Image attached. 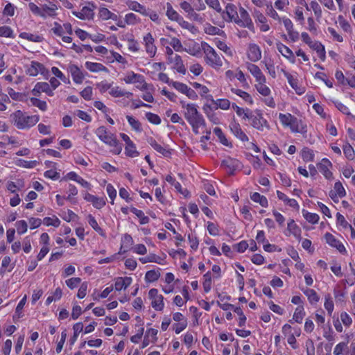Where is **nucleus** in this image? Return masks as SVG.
Segmentation results:
<instances>
[{
	"label": "nucleus",
	"mask_w": 355,
	"mask_h": 355,
	"mask_svg": "<svg viewBox=\"0 0 355 355\" xmlns=\"http://www.w3.org/2000/svg\"><path fill=\"white\" fill-rule=\"evenodd\" d=\"M148 144L159 153L162 154V155L167 157L171 154V152L169 150L166 149L165 147L162 146V145L159 144L155 139L153 137H150L148 140Z\"/></svg>",
	"instance_id": "7c9ffc66"
},
{
	"label": "nucleus",
	"mask_w": 355,
	"mask_h": 355,
	"mask_svg": "<svg viewBox=\"0 0 355 355\" xmlns=\"http://www.w3.org/2000/svg\"><path fill=\"white\" fill-rule=\"evenodd\" d=\"M316 51L318 56L324 61L326 58L324 46L318 41H313L309 46Z\"/></svg>",
	"instance_id": "c756f323"
},
{
	"label": "nucleus",
	"mask_w": 355,
	"mask_h": 355,
	"mask_svg": "<svg viewBox=\"0 0 355 355\" xmlns=\"http://www.w3.org/2000/svg\"><path fill=\"white\" fill-rule=\"evenodd\" d=\"M201 49L205 54V62L207 65L215 69L223 66V56H220L215 49L206 42H201Z\"/></svg>",
	"instance_id": "7ed1b4c3"
},
{
	"label": "nucleus",
	"mask_w": 355,
	"mask_h": 355,
	"mask_svg": "<svg viewBox=\"0 0 355 355\" xmlns=\"http://www.w3.org/2000/svg\"><path fill=\"white\" fill-rule=\"evenodd\" d=\"M10 117L13 125L19 130H29L40 121L39 115H29L20 110L12 113Z\"/></svg>",
	"instance_id": "f03ea898"
},
{
	"label": "nucleus",
	"mask_w": 355,
	"mask_h": 355,
	"mask_svg": "<svg viewBox=\"0 0 355 355\" xmlns=\"http://www.w3.org/2000/svg\"><path fill=\"white\" fill-rule=\"evenodd\" d=\"M124 18L127 25H135L140 22L139 18L132 12L126 14Z\"/></svg>",
	"instance_id": "6e6d98bb"
},
{
	"label": "nucleus",
	"mask_w": 355,
	"mask_h": 355,
	"mask_svg": "<svg viewBox=\"0 0 355 355\" xmlns=\"http://www.w3.org/2000/svg\"><path fill=\"white\" fill-rule=\"evenodd\" d=\"M311 9L313 11L315 16L319 19L322 17V11L320 4L316 1H311L309 3Z\"/></svg>",
	"instance_id": "5fc2aeb1"
},
{
	"label": "nucleus",
	"mask_w": 355,
	"mask_h": 355,
	"mask_svg": "<svg viewBox=\"0 0 355 355\" xmlns=\"http://www.w3.org/2000/svg\"><path fill=\"white\" fill-rule=\"evenodd\" d=\"M248 58L253 62L259 61L261 58V51L256 44H250L247 50Z\"/></svg>",
	"instance_id": "dca6fc26"
},
{
	"label": "nucleus",
	"mask_w": 355,
	"mask_h": 355,
	"mask_svg": "<svg viewBox=\"0 0 355 355\" xmlns=\"http://www.w3.org/2000/svg\"><path fill=\"white\" fill-rule=\"evenodd\" d=\"M110 94L113 97L125 96L127 98H130L133 95L132 92L123 90L118 86L113 87H112L111 89L110 90Z\"/></svg>",
	"instance_id": "c9c22d12"
},
{
	"label": "nucleus",
	"mask_w": 355,
	"mask_h": 355,
	"mask_svg": "<svg viewBox=\"0 0 355 355\" xmlns=\"http://www.w3.org/2000/svg\"><path fill=\"white\" fill-rule=\"evenodd\" d=\"M67 71L71 73L75 83L81 84L83 82L85 75L77 65L69 64L67 67Z\"/></svg>",
	"instance_id": "2eb2a0df"
},
{
	"label": "nucleus",
	"mask_w": 355,
	"mask_h": 355,
	"mask_svg": "<svg viewBox=\"0 0 355 355\" xmlns=\"http://www.w3.org/2000/svg\"><path fill=\"white\" fill-rule=\"evenodd\" d=\"M15 226L17 228V233L19 234H23L26 232L28 229V225L26 220H20L16 222Z\"/></svg>",
	"instance_id": "680f3d73"
},
{
	"label": "nucleus",
	"mask_w": 355,
	"mask_h": 355,
	"mask_svg": "<svg viewBox=\"0 0 355 355\" xmlns=\"http://www.w3.org/2000/svg\"><path fill=\"white\" fill-rule=\"evenodd\" d=\"M183 114L196 135L200 133V128L206 125L205 120L202 114L198 110V105L195 103H187V110H184Z\"/></svg>",
	"instance_id": "f257e3e1"
},
{
	"label": "nucleus",
	"mask_w": 355,
	"mask_h": 355,
	"mask_svg": "<svg viewBox=\"0 0 355 355\" xmlns=\"http://www.w3.org/2000/svg\"><path fill=\"white\" fill-rule=\"evenodd\" d=\"M343 153L348 159H354L355 157L354 150L349 144L343 146Z\"/></svg>",
	"instance_id": "0e129e2a"
},
{
	"label": "nucleus",
	"mask_w": 355,
	"mask_h": 355,
	"mask_svg": "<svg viewBox=\"0 0 355 355\" xmlns=\"http://www.w3.org/2000/svg\"><path fill=\"white\" fill-rule=\"evenodd\" d=\"M304 315L305 312L303 306H298L295 309L293 316V320H291L290 322H292L293 320H295L297 323H302Z\"/></svg>",
	"instance_id": "49530a36"
},
{
	"label": "nucleus",
	"mask_w": 355,
	"mask_h": 355,
	"mask_svg": "<svg viewBox=\"0 0 355 355\" xmlns=\"http://www.w3.org/2000/svg\"><path fill=\"white\" fill-rule=\"evenodd\" d=\"M304 218L311 224H316L319 220V216L315 213H311L306 210H302Z\"/></svg>",
	"instance_id": "de8ad7c7"
},
{
	"label": "nucleus",
	"mask_w": 355,
	"mask_h": 355,
	"mask_svg": "<svg viewBox=\"0 0 355 355\" xmlns=\"http://www.w3.org/2000/svg\"><path fill=\"white\" fill-rule=\"evenodd\" d=\"M87 219H88V223L89 224V225L96 232H98L101 236H105V234L103 231V230L98 225L96 220L95 219V218L91 215V214H89L87 216Z\"/></svg>",
	"instance_id": "58836bf2"
},
{
	"label": "nucleus",
	"mask_w": 355,
	"mask_h": 355,
	"mask_svg": "<svg viewBox=\"0 0 355 355\" xmlns=\"http://www.w3.org/2000/svg\"><path fill=\"white\" fill-rule=\"evenodd\" d=\"M26 73L31 76H36L39 73L44 76L48 73V71L42 63L32 61L30 65L26 67Z\"/></svg>",
	"instance_id": "9b49d317"
},
{
	"label": "nucleus",
	"mask_w": 355,
	"mask_h": 355,
	"mask_svg": "<svg viewBox=\"0 0 355 355\" xmlns=\"http://www.w3.org/2000/svg\"><path fill=\"white\" fill-rule=\"evenodd\" d=\"M284 76L286 78L291 87L295 91L297 94H302L304 93V89L298 86V80L294 78L293 76L285 70H282Z\"/></svg>",
	"instance_id": "5701e85b"
},
{
	"label": "nucleus",
	"mask_w": 355,
	"mask_h": 355,
	"mask_svg": "<svg viewBox=\"0 0 355 355\" xmlns=\"http://www.w3.org/2000/svg\"><path fill=\"white\" fill-rule=\"evenodd\" d=\"M148 297L151 300V306L155 310L162 311L164 309V297L158 293L157 289L151 288L148 291Z\"/></svg>",
	"instance_id": "6e6552de"
},
{
	"label": "nucleus",
	"mask_w": 355,
	"mask_h": 355,
	"mask_svg": "<svg viewBox=\"0 0 355 355\" xmlns=\"http://www.w3.org/2000/svg\"><path fill=\"white\" fill-rule=\"evenodd\" d=\"M230 91L231 92H232L233 94L237 95L238 96L241 97L243 101H245L246 103L252 105L253 103V99L252 98V96H250V94H248V92L242 90V89H236V88H234V87H232L230 89Z\"/></svg>",
	"instance_id": "72a5a7b5"
},
{
	"label": "nucleus",
	"mask_w": 355,
	"mask_h": 355,
	"mask_svg": "<svg viewBox=\"0 0 355 355\" xmlns=\"http://www.w3.org/2000/svg\"><path fill=\"white\" fill-rule=\"evenodd\" d=\"M214 133L216 135V136L218 137L219 141L225 146H231V143L229 142L227 139L226 138L225 134L223 132L222 130L216 127L214 129Z\"/></svg>",
	"instance_id": "79ce46f5"
},
{
	"label": "nucleus",
	"mask_w": 355,
	"mask_h": 355,
	"mask_svg": "<svg viewBox=\"0 0 355 355\" xmlns=\"http://www.w3.org/2000/svg\"><path fill=\"white\" fill-rule=\"evenodd\" d=\"M324 239L329 245L336 248L340 252H344L346 251L345 246L331 234L329 232L326 233L324 234Z\"/></svg>",
	"instance_id": "4be33fe9"
},
{
	"label": "nucleus",
	"mask_w": 355,
	"mask_h": 355,
	"mask_svg": "<svg viewBox=\"0 0 355 355\" xmlns=\"http://www.w3.org/2000/svg\"><path fill=\"white\" fill-rule=\"evenodd\" d=\"M130 211L139 218V223L141 225H145L149 223V218L145 216L142 210L137 209L135 207H131Z\"/></svg>",
	"instance_id": "37998d69"
},
{
	"label": "nucleus",
	"mask_w": 355,
	"mask_h": 355,
	"mask_svg": "<svg viewBox=\"0 0 355 355\" xmlns=\"http://www.w3.org/2000/svg\"><path fill=\"white\" fill-rule=\"evenodd\" d=\"M338 21L340 26L345 31V32H351L352 28L349 23L344 19L342 15H339L338 17Z\"/></svg>",
	"instance_id": "338daca9"
},
{
	"label": "nucleus",
	"mask_w": 355,
	"mask_h": 355,
	"mask_svg": "<svg viewBox=\"0 0 355 355\" xmlns=\"http://www.w3.org/2000/svg\"><path fill=\"white\" fill-rule=\"evenodd\" d=\"M301 228L295 223L293 219H290L288 225L287 230L285 232L286 236L293 235L297 240H301Z\"/></svg>",
	"instance_id": "6ab92c4d"
},
{
	"label": "nucleus",
	"mask_w": 355,
	"mask_h": 355,
	"mask_svg": "<svg viewBox=\"0 0 355 355\" xmlns=\"http://www.w3.org/2000/svg\"><path fill=\"white\" fill-rule=\"evenodd\" d=\"M43 223L46 226L58 227L60 225V220L56 216L46 217L43 220Z\"/></svg>",
	"instance_id": "13d9d810"
},
{
	"label": "nucleus",
	"mask_w": 355,
	"mask_h": 355,
	"mask_svg": "<svg viewBox=\"0 0 355 355\" xmlns=\"http://www.w3.org/2000/svg\"><path fill=\"white\" fill-rule=\"evenodd\" d=\"M95 133L98 139L103 141L104 144L109 145L112 144V143L115 142L116 136L109 132L105 126H100L98 128Z\"/></svg>",
	"instance_id": "9d476101"
},
{
	"label": "nucleus",
	"mask_w": 355,
	"mask_h": 355,
	"mask_svg": "<svg viewBox=\"0 0 355 355\" xmlns=\"http://www.w3.org/2000/svg\"><path fill=\"white\" fill-rule=\"evenodd\" d=\"M20 37L23 39L35 42H40L42 40V36L29 33H21Z\"/></svg>",
	"instance_id": "864d4df0"
},
{
	"label": "nucleus",
	"mask_w": 355,
	"mask_h": 355,
	"mask_svg": "<svg viewBox=\"0 0 355 355\" xmlns=\"http://www.w3.org/2000/svg\"><path fill=\"white\" fill-rule=\"evenodd\" d=\"M123 80L127 84H141V86H136L137 89L141 91H146L150 88V85L145 81L144 76L135 73L133 71L128 72Z\"/></svg>",
	"instance_id": "423d86ee"
},
{
	"label": "nucleus",
	"mask_w": 355,
	"mask_h": 355,
	"mask_svg": "<svg viewBox=\"0 0 355 355\" xmlns=\"http://www.w3.org/2000/svg\"><path fill=\"white\" fill-rule=\"evenodd\" d=\"M85 66L87 69L94 73L107 71V68L101 63L87 61L85 62Z\"/></svg>",
	"instance_id": "473e14b6"
},
{
	"label": "nucleus",
	"mask_w": 355,
	"mask_h": 355,
	"mask_svg": "<svg viewBox=\"0 0 355 355\" xmlns=\"http://www.w3.org/2000/svg\"><path fill=\"white\" fill-rule=\"evenodd\" d=\"M266 14L268 16H270V17H272V19H274L275 20H278L279 21H281V18L279 17V16L277 14V12L273 8L271 3H266Z\"/></svg>",
	"instance_id": "bf43d9fd"
},
{
	"label": "nucleus",
	"mask_w": 355,
	"mask_h": 355,
	"mask_svg": "<svg viewBox=\"0 0 355 355\" xmlns=\"http://www.w3.org/2000/svg\"><path fill=\"white\" fill-rule=\"evenodd\" d=\"M249 119L251 120L252 127L259 131H263L266 129L268 130L270 128L267 120L264 119L263 114L259 111L257 112L255 114H252Z\"/></svg>",
	"instance_id": "1a4fd4ad"
},
{
	"label": "nucleus",
	"mask_w": 355,
	"mask_h": 355,
	"mask_svg": "<svg viewBox=\"0 0 355 355\" xmlns=\"http://www.w3.org/2000/svg\"><path fill=\"white\" fill-rule=\"evenodd\" d=\"M277 49L278 51L286 59L289 60L292 63H294L295 56L293 51L286 45L282 42L277 43Z\"/></svg>",
	"instance_id": "b1692460"
},
{
	"label": "nucleus",
	"mask_w": 355,
	"mask_h": 355,
	"mask_svg": "<svg viewBox=\"0 0 355 355\" xmlns=\"http://www.w3.org/2000/svg\"><path fill=\"white\" fill-rule=\"evenodd\" d=\"M50 85L46 82L37 83L31 92L34 96H40L41 93L46 92Z\"/></svg>",
	"instance_id": "4c0bfd02"
},
{
	"label": "nucleus",
	"mask_w": 355,
	"mask_h": 355,
	"mask_svg": "<svg viewBox=\"0 0 355 355\" xmlns=\"http://www.w3.org/2000/svg\"><path fill=\"white\" fill-rule=\"evenodd\" d=\"M345 190L340 182H336L334 184V191H331L330 196L334 200L336 197L343 198L345 196Z\"/></svg>",
	"instance_id": "2f4dec72"
},
{
	"label": "nucleus",
	"mask_w": 355,
	"mask_h": 355,
	"mask_svg": "<svg viewBox=\"0 0 355 355\" xmlns=\"http://www.w3.org/2000/svg\"><path fill=\"white\" fill-rule=\"evenodd\" d=\"M166 15L171 20L178 21L182 17L180 16L171 6V4H167Z\"/></svg>",
	"instance_id": "3c124183"
},
{
	"label": "nucleus",
	"mask_w": 355,
	"mask_h": 355,
	"mask_svg": "<svg viewBox=\"0 0 355 355\" xmlns=\"http://www.w3.org/2000/svg\"><path fill=\"white\" fill-rule=\"evenodd\" d=\"M332 167V164L327 159H322L321 162L318 164V169L320 173L327 179L331 180L333 178V174L330 171Z\"/></svg>",
	"instance_id": "412c9836"
},
{
	"label": "nucleus",
	"mask_w": 355,
	"mask_h": 355,
	"mask_svg": "<svg viewBox=\"0 0 355 355\" xmlns=\"http://www.w3.org/2000/svg\"><path fill=\"white\" fill-rule=\"evenodd\" d=\"M143 44L145 46L146 53L150 58H153L157 52V47L155 44V39L150 33H146L143 37Z\"/></svg>",
	"instance_id": "f8f14e48"
},
{
	"label": "nucleus",
	"mask_w": 355,
	"mask_h": 355,
	"mask_svg": "<svg viewBox=\"0 0 355 355\" xmlns=\"http://www.w3.org/2000/svg\"><path fill=\"white\" fill-rule=\"evenodd\" d=\"M233 109L235 110L236 113L238 116H242L243 119H250L251 117L252 114H249V110H245L242 107L237 106L235 104L232 105Z\"/></svg>",
	"instance_id": "4d7b16f0"
},
{
	"label": "nucleus",
	"mask_w": 355,
	"mask_h": 355,
	"mask_svg": "<svg viewBox=\"0 0 355 355\" xmlns=\"http://www.w3.org/2000/svg\"><path fill=\"white\" fill-rule=\"evenodd\" d=\"M266 79L264 80V82L259 81L257 82L254 87L257 91L263 96H264L263 102L264 103L272 108H274L276 105L274 98L270 96L271 90L266 85Z\"/></svg>",
	"instance_id": "39448f33"
},
{
	"label": "nucleus",
	"mask_w": 355,
	"mask_h": 355,
	"mask_svg": "<svg viewBox=\"0 0 355 355\" xmlns=\"http://www.w3.org/2000/svg\"><path fill=\"white\" fill-rule=\"evenodd\" d=\"M26 302V295H25L18 303L16 309H15V313L13 315V319L15 320L16 319H19L21 317H23L24 314L22 312V310L24 309V306Z\"/></svg>",
	"instance_id": "a18cd8bd"
},
{
	"label": "nucleus",
	"mask_w": 355,
	"mask_h": 355,
	"mask_svg": "<svg viewBox=\"0 0 355 355\" xmlns=\"http://www.w3.org/2000/svg\"><path fill=\"white\" fill-rule=\"evenodd\" d=\"M177 22L182 28L187 29L191 33H193L194 31H196L195 26L187 21H185L182 17H181Z\"/></svg>",
	"instance_id": "052dcab7"
},
{
	"label": "nucleus",
	"mask_w": 355,
	"mask_h": 355,
	"mask_svg": "<svg viewBox=\"0 0 355 355\" xmlns=\"http://www.w3.org/2000/svg\"><path fill=\"white\" fill-rule=\"evenodd\" d=\"M286 30L291 42H295L299 40L300 34L297 31L294 30L293 24L289 28H286Z\"/></svg>",
	"instance_id": "e2e57ef3"
},
{
	"label": "nucleus",
	"mask_w": 355,
	"mask_h": 355,
	"mask_svg": "<svg viewBox=\"0 0 355 355\" xmlns=\"http://www.w3.org/2000/svg\"><path fill=\"white\" fill-rule=\"evenodd\" d=\"M303 293L308 297L311 304H313L318 302L320 297L313 289L306 288L303 291Z\"/></svg>",
	"instance_id": "a19ab883"
},
{
	"label": "nucleus",
	"mask_w": 355,
	"mask_h": 355,
	"mask_svg": "<svg viewBox=\"0 0 355 355\" xmlns=\"http://www.w3.org/2000/svg\"><path fill=\"white\" fill-rule=\"evenodd\" d=\"M250 198L254 202L259 203L263 207H267L268 205L267 198L257 192L253 193L250 196Z\"/></svg>",
	"instance_id": "ea45409f"
},
{
	"label": "nucleus",
	"mask_w": 355,
	"mask_h": 355,
	"mask_svg": "<svg viewBox=\"0 0 355 355\" xmlns=\"http://www.w3.org/2000/svg\"><path fill=\"white\" fill-rule=\"evenodd\" d=\"M146 118L150 123L153 124L159 125L161 123L160 117L157 114L152 112H146Z\"/></svg>",
	"instance_id": "69168bd1"
},
{
	"label": "nucleus",
	"mask_w": 355,
	"mask_h": 355,
	"mask_svg": "<svg viewBox=\"0 0 355 355\" xmlns=\"http://www.w3.org/2000/svg\"><path fill=\"white\" fill-rule=\"evenodd\" d=\"M209 100H210L214 105L216 106L218 108H220L222 110H228L230 107V101L228 99L226 98H220L214 100L212 97V96H209L208 98Z\"/></svg>",
	"instance_id": "f704fd0d"
},
{
	"label": "nucleus",
	"mask_w": 355,
	"mask_h": 355,
	"mask_svg": "<svg viewBox=\"0 0 355 355\" xmlns=\"http://www.w3.org/2000/svg\"><path fill=\"white\" fill-rule=\"evenodd\" d=\"M279 119L283 126L289 128L293 132H306V125L303 124L302 120L298 119L290 113H280Z\"/></svg>",
	"instance_id": "20e7f679"
},
{
	"label": "nucleus",
	"mask_w": 355,
	"mask_h": 355,
	"mask_svg": "<svg viewBox=\"0 0 355 355\" xmlns=\"http://www.w3.org/2000/svg\"><path fill=\"white\" fill-rule=\"evenodd\" d=\"M126 4L128 8L133 11L139 12L143 15H148V10L136 1H128Z\"/></svg>",
	"instance_id": "cd10ccee"
},
{
	"label": "nucleus",
	"mask_w": 355,
	"mask_h": 355,
	"mask_svg": "<svg viewBox=\"0 0 355 355\" xmlns=\"http://www.w3.org/2000/svg\"><path fill=\"white\" fill-rule=\"evenodd\" d=\"M245 66L247 69L255 78L256 83L259 81L264 82V80L266 79L261 70L257 65L251 62H247Z\"/></svg>",
	"instance_id": "a211bd4d"
},
{
	"label": "nucleus",
	"mask_w": 355,
	"mask_h": 355,
	"mask_svg": "<svg viewBox=\"0 0 355 355\" xmlns=\"http://www.w3.org/2000/svg\"><path fill=\"white\" fill-rule=\"evenodd\" d=\"M81 279L80 277H72L65 281L66 285L71 289H74L80 284Z\"/></svg>",
	"instance_id": "774afa93"
},
{
	"label": "nucleus",
	"mask_w": 355,
	"mask_h": 355,
	"mask_svg": "<svg viewBox=\"0 0 355 355\" xmlns=\"http://www.w3.org/2000/svg\"><path fill=\"white\" fill-rule=\"evenodd\" d=\"M160 277V273L158 271L151 270L148 271L145 275V280L146 282H154L157 281Z\"/></svg>",
	"instance_id": "8fccbe9b"
},
{
	"label": "nucleus",
	"mask_w": 355,
	"mask_h": 355,
	"mask_svg": "<svg viewBox=\"0 0 355 355\" xmlns=\"http://www.w3.org/2000/svg\"><path fill=\"white\" fill-rule=\"evenodd\" d=\"M84 199L89 202H92L93 206L100 209L105 205V199L104 198H99L87 192L84 194Z\"/></svg>",
	"instance_id": "aec40b11"
},
{
	"label": "nucleus",
	"mask_w": 355,
	"mask_h": 355,
	"mask_svg": "<svg viewBox=\"0 0 355 355\" xmlns=\"http://www.w3.org/2000/svg\"><path fill=\"white\" fill-rule=\"evenodd\" d=\"M42 15L40 17L46 18L47 17H54L55 15V11L58 8L54 3H50L49 4H44L41 6Z\"/></svg>",
	"instance_id": "a878e982"
},
{
	"label": "nucleus",
	"mask_w": 355,
	"mask_h": 355,
	"mask_svg": "<svg viewBox=\"0 0 355 355\" xmlns=\"http://www.w3.org/2000/svg\"><path fill=\"white\" fill-rule=\"evenodd\" d=\"M83 328H84V326L82 322H77L73 324V335L70 338L71 345H73L75 343V342L77 340L79 334L83 331Z\"/></svg>",
	"instance_id": "c03bdc74"
},
{
	"label": "nucleus",
	"mask_w": 355,
	"mask_h": 355,
	"mask_svg": "<svg viewBox=\"0 0 355 355\" xmlns=\"http://www.w3.org/2000/svg\"><path fill=\"white\" fill-rule=\"evenodd\" d=\"M94 8L95 6L92 3L89 6H83L80 11H73L72 14L82 20L91 19L94 15Z\"/></svg>",
	"instance_id": "ddd939ff"
},
{
	"label": "nucleus",
	"mask_w": 355,
	"mask_h": 355,
	"mask_svg": "<svg viewBox=\"0 0 355 355\" xmlns=\"http://www.w3.org/2000/svg\"><path fill=\"white\" fill-rule=\"evenodd\" d=\"M334 355H348V341L347 342H340L337 344L334 349Z\"/></svg>",
	"instance_id": "e433bc0d"
},
{
	"label": "nucleus",
	"mask_w": 355,
	"mask_h": 355,
	"mask_svg": "<svg viewBox=\"0 0 355 355\" xmlns=\"http://www.w3.org/2000/svg\"><path fill=\"white\" fill-rule=\"evenodd\" d=\"M222 164L229 169V172L231 174L241 166V162L239 160L230 157L223 160Z\"/></svg>",
	"instance_id": "c85d7f7f"
},
{
	"label": "nucleus",
	"mask_w": 355,
	"mask_h": 355,
	"mask_svg": "<svg viewBox=\"0 0 355 355\" xmlns=\"http://www.w3.org/2000/svg\"><path fill=\"white\" fill-rule=\"evenodd\" d=\"M125 153L127 156L130 157H135L139 155V153L136 150L135 145L133 142H131L125 146Z\"/></svg>",
	"instance_id": "09e8293b"
},
{
	"label": "nucleus",
	"mask_w": 355,
	"mask_h": 355,
	"mask_svg": "<svg viewBox=\"0 0 355 355\" xmlns=\"http://www.w3.org/2000/svg\"><path fill=\"white\" fill-rule=\"evenodd\" d=\"M225 12L228 17V19H226V21H234L235 23L239 16L236 6L232 3H227L225 7Z\"/></svg>",
	"instance_id": "bb28decb"
},
{
	"label": "nucleus",
	"mask_w": 355,
	"mask_h": 355,
	"mask_svg": "<svg viewBox=\"0 0 355 355\" xmlns=\"http://www.w3.org/2000/svg\"><path fill=\"white\" fill-rule=\"evenodd\" d=\"M230 128L232 133L239 139L242 141H248L249 140L248 137L242 130L241 125L236 121H232L230 124Z\"/></svg>",
	"instance_id": "f3484780"
},
{
	"label": "nucleus",
	"mask_w": 355,
	"mask_h": 355,
	"mask_svg": "<svg viewBox=\"0 0 355 355\" xmlns=\"http://www.w3.org/2000/svg\"><path fill=\"white\" fill-rule=\"evenodd\" d=\"M132 279L130 277H117L115 279L114 288L116 291H121L126 289L132 283Z\"/></svg>",
	"instance_id": "393cba45"
},
{
	"label": "nucleus",
	"mask_w": 355,
	"mask_h": 355,
	"mask_svg": "<svg viewBox=\"0 0 355 355\" xmlns=\"http://www.w3.org/2000/svg\"><path fill=\"white\" fill-rule=\"evenodd\" d=\"M168 63L171 64L172 69L183 75L186 73L187 69L180 55H174L173 58H170V59L168 60Z\"/></svg>",
	"instance_id": "4468645a"
},
{
	"label": "nucleus",
	"mask_w": 355,
	"mask_h": 355,
	"mask_svg": "<svg viewBox=\"0 0 355 355\" xmlns=\"http://www.w3.org/2000/svg\"><path fill=\"white\" fill-rule=\"evenodd\" d=\"M30 101L33 106L38 107L42 111H46L47 110V104L44 101L32 97L30 98Z\"/></svg>",
	"instance_id": "603ef678"
},
{
	"label": "nucleus",
	"mask_w": 355,
	"mask_h": 355,
	"mask_svg": "<svg viewBox=\"0 0 355 355\" xmlns=\"http://www.w3.org/2000/svg\"><path fill=\"white\" fill-rule=\"evenodd\" d=\"M239 15L235 21L239 26L247 28L250 31L254 32V26L252 20L248 11L243 7H240L239 10Z\"/></svg>",
	"instance_id": "0eeeda50"
}]
</instances>
